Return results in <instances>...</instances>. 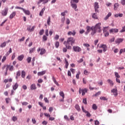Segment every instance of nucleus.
Instances as JSON below:
<instances>
[{
    "label": "nucleus",
    "mask_w": 125,
    "mask_h": 125,
    "mask_svg": "<svg viewBox=\"0 0 125 125\" xmlns=\"http://www.w3.org/2000/svg\"><path fill=\"white\" fill-rule=\"evenodd\" d=\"M125 26L122 27V29L120 31V33H125Z\"/></svg>",
    "instance_id": "a18cd8bd"
},
{
    "label": "nucleus",
    "mask_w": 125,
    "mask_h": 125,
    "mask_svg": "<svg viewBox=\"0 0 125 125\" xmlns=\"http://www.w3.org/2000/svg\"><path fill=\"white\" fill-rule=\"evenodd\" d=\"M22 106H27L28 105V102H23L21 103Z\"/></svg>",
    "instance_id": "8fccbe9b"
},
{
    "label": "nucleus",
    "mask_w": 125,
    "mask_h": 125,
    "mask_svg": "<svg viewBox=\"0 0 125 125\" xmlns=\"http://www.w3.org/2000/svg\"><path fill=\"white\" fill-rule=\"evenodd\" d=\"M66 23L67 25H69V24H70V20L69 19H66Z\"/></svg>",
    "instance_id": "338daca9"
},
{
    "label": "nucleus",
    "mask_w": 125,
    "mask_h": 125,
    "mask_svg": "<svg viewBox=\"0 0 125 125\" xmlns=\"http://www.w3.org/2000/svg\"><path fill=\"white\" fill-rule=\"evenodd\" d=\"M47 23L48 26H50V17H48V20L47 21Z\"/></svg>",
    "instance_id": "c9c22d12"
},
{
    "label": "nucleus",
    "mask_w": 125,
    "mask_h": 125,
    "mask_svg": "<svg viewBox=\"0 0 125 125\" xmlns=\"http://www.w3.org/2000/svg\"><path fill=\"white\" fill-rule=\"evenodd\" d=\"M25 76H26V72L24 70H22L21 71V78L24 79Z\"/></svg>",
    "instance_id": "c756f323"
},
{
    "label": "nucleus",
    "mask_w": 125,
    "mask_h": 125,
    "mask_svg": "<svg viewBox=\"0 0 125 125\" xmlns=\"http://www.w3.org/2000/svg\"><path fill=\"white\" fill-rule=\"evenodd\" d=\"M23 12H24L26 15H30V14H31L30 11L27 10L25 9L23 10Z\"/></svg>",
    "instance_id": "6ab92c4d"
},
{
    "label": "nucleus",
    "mask_w": 125,
    "mask_h": 125,
    "mask_svg": "<svg viewBox=\"0 0 125 125\" xmlns=\"http://www.w3.org/2000/svg\"><path fill=\"white\" fill-rule=\"evenodd\" d=\"M46 72L45 70L39 72L38 73V76H43V75H44V74H45Z\"/></svg>",
    "instance_id": "aec40b11"
},
{
    "label": "nucleus",
    "mask_w": 125,
    "mask_h": 125,
    "mask_svg": "<svg viewBox=\"0 0 125 125\" xmlns=\"http://www.w3.org/2000/svg\"><path fill=\"white\" fill-rule=\"evenodd\" d=\"M119 32V29L117 28H111L109 30V33L112 34V33H118Z\"/></svg>",
    "instance_id": "0eeeda50"
},
{
    "label": "nucleus",
    "mask_w": 125,
    "mask_h": 125,
    "mask_svg": "<svg viewBox=\"0 0 125 125\" xmlns=\"http://www.w3.org/2000/svg\"><path fill=\"white\" fill-rule=\"evenodd\" d=\"M42 40L44 42H46V41H47V36L46 35H43L42 37Z\"/></svg>",
    "instance_id": "ea45409f"
},
{
    "label": "nucleus",
    "mask_w": 125,
    "mask_h": 125,
    "mask_svg": "<svg viewBox=\"0 0 125 125\" xmlns=\"http://www.w3.org/2000/svg\"><path fill=\"white\" fill-rule=\"evenodd\" d=\"M73 49L75 52H81L82 51V48L79 46H73Z\"/></svg>",
    "instance_id": "7ed1b4c3"
},
{
    "label": "nucleus",
    "mask_w": 125,
    "mask_h": 125,
    "mask_svg": "<svg viewBox=\"0 0 125 125\" xmlns=\"http://www.w3.org/2000/svg\"><path fill=\"white\" fill-rule=\"evenodd\" d=\"M99 8V5L98 4V2H95L94 3V9Z\"/></svg>",
    "instance_id": "a878e982"
},
{
    "label": "nucleus",
    "mask_w": 125,
    "mask_h": 125,
    "mask_svg": "<svg viewBox=\"0 0 125 125\" xmlns=\"http://www.w3.org/2000/svg\"><path fill=\"white\" fill-rule=\"evenodd\" d=\"M12 120L14 122H16V121L17 120V117L16 116H13Z\"/></svg>",
    "instance_id": "3c124183"
},
{
    "label": "nucleus",
    "mask_w": 125,
    "mask_h": 125,
    "mask_svg": "<svg viewBox=\"0 0 125 125\" xmlns=\"http://www.w3.org/2000/svg\"><path fill=\"white\" fill-rule=\"evenodd\" d=\"M67 35L68 36H71V35H72V36H75V35H76V30H73V32L69 31L67 33Z\"/></svg>",
    "instance_id": "ddd939ff"
},
{
    "label": "nucleus",
    "mask_w": 125,
    "mask_h": 125,
    "mask_svg": "<svg viewBox=\"0 0 125 125\" xmlns=\"http://www.w3.org/2000/svg\"><path fill=\"white\" fill-rule=\"evenodd\" d=\"M42 125H47V121H43L42 122Z\"/></svg>",
    "instance_id": "0e129e2a"
},
{
    "label": "nucleus",
    "mask_w": 125,
    "mask_h": 125,
    "mask_svg": "<svg viewBox=\"0 0 125 125\" xmlns=\"http://www.w3.org/2000/svg\"><path fill=\"white\" fill-rule=\"evenodd\" d=\"M52 80L53 81V82L55 84H56V85H57L58 86H59V83H58V82H57V81H56V79H55V77H54V76H52Z\"/></svg>",
    "instance_id": "9b49d317"
},
{
    "label": "nucleus",
    "mask_w": 125,
    "mask_h": 125,
    "mask_svg": "<svg viewBox=\"0 0 125 125\" xmlns=\"http://www.w3.org/2000/svg\"><path fill=\"white\" fill-rule=\"evenodd\" d=\"M100 47L103 48L104 52H106L107 51V48H108V47L107 45H106V44H101Z\"/></svg>",
    "instance_id": "423d86ee"
},
{
    "label": "nucleus",
    "mask_w": 125,
    "mask_h": 125,
    "mask_svg": "<svg viewBox=\"0 0 125 125\" xmlns=\"http://www.w3.org/2000/svg\"><path fill=\"white\" fill-rule=\"evenodd\" d=\"M100 94H101V91H98L95 95H94V96L97 97V96H99V95H100Z\"/></svg>",
    "instance_id": "a19ab883"
},
{
    "label": "nucleus",
    "mask_w": 125,
    "mask_h": 125,
    "mask_svg": "<svg viewBox=\"0 0 125 125\" xmlns=\"http://www.w3.org/2000/svg\"><path fill=\"white\" fill-rule=\"evenodd\" d=\"M75 42H76V40L74 39L73 37H70L67 39V42L68 44H71V45H74V43H75Z\"/></svg>",
    "instance_id": "f03ea898"
},
{
    "label": "nucleus",
    "mask_w": 125,
    "mask_h": 125,
    "mask_svg": "<svg viewBox=\"0 0 125 125\" xmlns=\"http://www.w3.org/2000/svg\"><path fill=\"white\" fill-rule=\"evenodd\" d=\"M45 35L47 37H48V29H46L45 31Z\"/></svg>",
    "instance_id": "13d9d810"
},
{
    "label": "nucleus",
    "mask_w": 125,
    "mask_h": 125,
    "mask_svg": "<svg viewBox=\"0 0 125 125\" xmlns=\"http://www.w3.org/2000/svg\"><path fill=\"white\" fill-rule=\"evenodd\" d=\"M7 43V42H4L1 44V45H0V47H1L2 48L5 47V46H6Z\"/></svg>",
    "instance_id": "b1692460"
},
{
    "label": "nucleus",
    "mask_w": 125,
    "mask_h": 125,
    "mask_svg": "<svg viewBox=\"0 0 125 125\" xmlns=\"http://www.w3.org/2000/svg\"><path fill=\"white\" fill-rule=\"evenodd\" d=\"M15 15H16V12H15V11L13 12L9 16V19H13V18H14V16H15Z\"/></svg>",
    "instance_id": "f8f14e48"
},
{
    "label": "nucleus",
    "mask_w": 125,
    "mask_h": 125,
    "mask_svg": "<svg viewBox=\"0 0 125 125\" xmlns=\"http://www.w3.org/2000/svg\"><path fill=\"white\" fill-rule=\"evenodd\" d=\"M118 7H119V3H115L114 5V10H117V9H118Z\"/></svg>",
    "instance_id": "c85d7f7f"
},
{
    "label": "nucleus",
    "mask_w": 125,
    "mask_h": 125,
    "mask_svg": "<svg viewBox=\"0 0 125 125\" xmlns=\"http://www.w3.org/2000/svg\"><path fill=\"white\" fill-rule=\"evenodd\" d=\"M92 108L93 110H97V105H96V104H94L92 106Z\"/></svg>",
    "instance_id": "7c9ffc66"
},
{
    "label": "nucleus",
    "mask_w": 125,
    "mask_h": 125,
    "mask_svg": "<svg viewBox=\"0 0 125 125\" xmlns=\"http://www.w3.org/2000/svg\"><path fill=\"white\" fill-rule=\"evenodd\" d=\"M60 95L62 96V98H65V95L64 94V92L63 91L60 92Z\"/></svg>",
    "instance_id": "473e14b6"
},
{
    "label": "nucleus",
    "mask_w": 125,
    "mask_h": 125,
    "mask_svg": "<svg viewBox=\"0 0 125 125\" xmlns=\"http://www.w3.org/2000/svg\"><path fill=\"white\" fill-rule=\"evenodd\" d=\"M25 40V37H22L21 39H19V42H24Z\"/></svg>",
    "instance_id": "052dcab7"
},
{
    "label": "nucleus",
    "mask_w": 125,
    "mask_h": 125,
    "mask_svg": "<svg viewBox=\"0 0 125 125\" xmlns=\"http://www.w3.org/2000/svg\"><path fill=\"white\" fill-rule=\"evenodd\" d=\"M27 63H31V61H32V58L29 57L27 59Z\"/></svg>",
    "instance_id": "37998d69"
},
{
    "label": "nucleus",
    "mask_w": 125,
    "mask_h": 125,
    "mask_svg": "<svg viewBox=\"0 0 125 125\" xmlns=\"http://www.w3.org/2000/svg\"><path fill=\"white\" fill-rule=\"evenodd\" d=\"M100 99H101V100H104V101H107L108 100V99L105 97H101Z\"/></svg>",
    "instance_id": "72a5a7b5"
},
{
    "label": "nucleus",
    "mask_w": 125,
    "mask_h": 125,
    "mask_svg": "<svg viewBox=\"0 0 125 125\" xmlns=\"http://www.w3.org/2000/svg\"><path fill=\"white\" fill-rule=\"evenodd\" d=\"M15 58V53H14L12 56L11 60H14Z\"/></svg>",
    "instance_id": "680f3d73"
},
{
    "label": "nucleus",
    "mask_w": 125,
    "mask_h": 125,
    "mask_svg": "<svg viewBox=\"0 0 125 125\" xmlns=\"http://www.w3.org/2000/svg\"><path fill=\"white\" fill-rule=\"evenodd\" d=\"M16 9H21V10H22V11H24V8H22L21 7H19V6H16L15 7Z\"/></svg>",
    "instance_id": "de8ad7c7"
},
{
    "label": "nucleus",
    "mask_w": 125,
    "mask_h": 125,
    "mask_svg": "<svg viewBox=\"0 0 125 125\" xmlns=\"http://www.w3.org/2000/svg\"><path fill=\"white\" fill-rule=\"evenodd\" d=\"M19 86V85H18V83H16L13 86V89L14 90H16L17 88H18V87Z\"/></svg>",
    "instance_id": "a211bd4d"
},
{
    "label": "nucleus",
    "mask_w": 125,
    "mask_h": 125,
    "mask_svg": "<svg viewBox=\"0 0 125 125\" xmlns=\"http://www.w3.org/2000/svg\"><path fill=\"white\" fill-rule=\"evenodd\" d=\"M64 120H66V121H70V118H68V116L67 115L64 116Z\"/></svg>",
    "instance_id": "864d4df0"
},
{
    "label": "nucleus",
    "mask_w": 125,
    "mask_h": 125,
    "mask_svg": "<svg viewBox=\"0 0 125 125\" xmlns=\"http://www.w3.org/2000/svg\"><path fill=\"white\" fill-rule=\"evenodd\" d=\"M108 26H105L103 27V33H106L107 31V29H108Z\"/></svg>",
    "instance_id": "58836bf2"
},
{
    "label": "nucleus",
    "mask_w": 125,
    "mask_h": 125,
    "mask_svg": "<svg viewBox=\"0 0 125 125\" xmlns=\"http://www.w3.org/2000/svg\"><path fill=\"white\" fill-rule=\"evenodd\" d=\"M111 92L113 93V95H114L115 97L118 96V89H117V88L112 89L111 90Z\"/></svg>",
    "instance_id": "39448f33"
},
{
    "label": "nucleus",
    "mask_w": 125,
    "mask_h": 125,
    "mask_svg": "<svg viewBox=\"0 0 125 125\" xmlns=\"http://www.w3.org/2000/svg\"><path fill=\"white\" fill-rule=\"evenodd\" d=\"M115 77H116V79H119L121 78V76L119 75L118 72H115Z\"/></svg>",
    "instance_id": "c03bdc74"
},
{
    "label": "nucleus",
    "mask_w": 125,
    "mask_h": 125,
    "mask_svg": "<svg viewBox=\"0 0 125 125\" xmlns=\"http://www.w3.org/2000/svg\"><path fill=\"white\" fill-rule=\"evenodd\" d=\"M21 75V71H20V70H19L17 72V76L18 77H20V76Z\"/></svg>",
    "instance_id": "5fc2aeb1"
},
{
    "label": "nucleus",
    "mask_w": 125,
    "mask_h": 125,
    "mask_svg": "<svg viewBox=\"0 0 125 125\" xmlns=\"http://www.w3.org/2000/svg\"><path fill=\"white\" fill-rule=\"evenodd\" d=\"M121 4L122 5H125V0H121Z\"/></svg>",
    "instance_id": "774afa93"
},
{
    "label": "nucleus",
    "mask_w": 125,
    "mask_h": 125,
    "mask_svg": "<svg viewBox=\"0 0 125 125\" xmlns=\"http://www.w3.org/2000/svg\"><path fill=\"white\" fill-rule=\"evenodd\" d=\"M44 115L45 117H46L47 118H50V114H48V113H44Z\"/></svg>",
    "instance_id": "603ef678"
},
{
    "label": "nucleus",
    "mask_w": 125,
    "mask_h": 125,
    "mask_svg": "<svg viewBox=\"0 0 125 125\" xmlns=\"http://www.w3.org/2000/svg\"><path fill=\"white\" fill-rule=\"evenodd\" d=\"M49 0H40L38 2V4H40V3H41V2H42V1L43 2V3H47V2H48Z\"/></svg>",
    "instance_id": "4468645a"
},
{
    "label": "nucleus",
    "mask_w": 125,
    "mask_h": 125,
    "mask_svg": "<svg viewBox=\"0 0 125 125\" xmlns=\"http://www.w3.org/2000/svg\"><path fill=\"white\" fill-rule=\"evenodd\" d=\"M55 40H56V41H57L59 39V35L56 34L55 38H54Z\"/></svg>",
    "instance_id": "bf43d9fd"
},
{
    "label": "nucleus",
    "mask_w": 125,
    "mask_h": 125,
    "mask_svg": "<svg viewBox=\"0 0 125 125\" xmlns=\"http://www.w3.org/2000/svg\"><path fill=\"white\" fill-rule=\"evenodd\" d=\"M122 42H124V38H118L115 41V43L120 44Z\"/></svg>",
    "instance_id": "6e6552de"
},
{
    "label": "nucleus",
    "mask_w": 125,
    "mask_h": 125,
    "mask_svg": "<svg viewBox=\"0 0 125 125\" xmlns=\"http://www.w3.org/2000/svg\"><path fill=\"white\" fill-rule=\"evenodd\" d=\"M107 82L108 83H109L110 85H111V86H113L114 85V82H113V81H112L111 80L108 79Z\"/></svg>",
    "instance_id": "412c9836"
},
{
    "label": "nucleus",
    "mask_w": 125,
    "mask_h": 125,
    "mask_svg": "<svg viewBox=\"0 0 125 125\" xmlns=\"http://www.w3.org/2000/svg\"><path fill=\"white\" fill-rule=\"evenodd\" d=\"M80 75H81V72L78 71V73L76 74V78L78 79H80Z\"/></svg>",
    "instance_id": "49530a36"
},
{
    "label": "nucleus",
    "mask_w": 125,
    "mask_h": 125,
    "mask_svg": "<svg viewBox=\"0 0 125 125\" xmlns=\"http://www.w3.org/2000/svg\"><path fill=\"white\" fill-rule=\"evenodd\" d=\"M75 108L77 111H81V108L80 107V105H79V104H75Z\"/></svg>",
    "instance_id": "cd10ccee"
},
{
    "label": "nucleus",
    "mask_w": 125,
    "mask_h": 125,
    "mask_svg": "<svg viewBox=\"0 0 125 125\" xmlns=\"http://www.w3.org/2000/svg\"><path fill=\"white\" fill-rule=\"evenodd\" d=\"M85 114H86V117H88V118H90V117H91V114L88 111H86V112H85Z\"/></svg>",
    "instance_id": "2f4dec72"
},
{
    "label": "nucleus",
    "mask_w": 125,
    "mask_h": 125,
    "mask_svg": "<svg viewBox=\"0 0 125 125\" xmlns=\"http://www.w3.org/2000/svg\"><path fill=\"white\" fill-rule=\"evenodd\" d=\"M24 59V55H21L20 56L18 57V60L19 61H22Z\"/></svg>",
    "instance_id": "f3484780"
},
{
    "label": "nucleus",
    "mask_w": 125,
    "mask_h": 125,
    "mask_svg": "<svg viewBox=\"0 0 125 125\" xmlns=\"http://www.w3.org/2000/svg\"><path fill=\"white\" fill-rule=\"evenodd\" d=\"M36 50V47H34L33 48H31L29 49V53L30 54H32L33 53V51H35Z\"/></svg>",
    "instance_id": "bb28decb"
},
{
    "label": "nucleus",
    "mask_w": 125,
    "mask_h": 125,
    "mask_svg": "<svg viewBox=\"0 0 125 125\" xmlns=\"http://www.w3.org/2000/svg\"><path fill=\"white\" fill-rule=\"evenodd\" d=\"M92 18L93 19H98V17H97V15H96V13H94L92 15Z\"/></svg>",
    "instance_id": "4be33fe9"
},
{
    "label": "nucleus",
    "mask_w": 125,
    "mask_h": 125,
    "mask_svg": "<svg viewBox=\"0 0 125 125\" xmlns=\"http://www.w3.org/2000/svg\"><path fill=\"white\" fill-rule=\"evenodd\" d=\"M79 2V0H71L70 3H78Z\"/></svg>",
    "instance_id": "e433bc0d"
},
{
    "label": "nucleus",
    "mask_w": 125,
    "mask_h": 125,
    "mask_svg": "<svg viewBox=\"0 0 125 125\" xmlns=\"http://www.w3.org/2000/svg\"><path fill=\"white\" fill-rule=\"evenodd\" d=\"M83 103L85 105H86V104H87V101L86 100V98L83 99Z\"/></svg>",
    "instance_id": "79ce46f5"
},
{
    "label": "nucleus",
    "mask_w": 125,
    "mask_h": 125,
    "mask_svg": "<svg viewBox=\"0 0 125 125\" xmlns=\"http://www.w3.org/2000/svg\"><path fill=\"white\" fill-rule=\"evenodd\" d=\"M99 124H100V123L99 122V121H98V120L95 121V125H99Z\"/></svg>",
    "instance_id": "e2e57ef3"
},
{
    "label": "nucleus",
    "mask_w": 125,
    "mask_h": 125,
    "mask_svg": "<svg viewBox=\"0 0 125 125\" xmlns=\"http://www.w3.org/2000/svg\"><path fill=\"white\" fill-rule=\"evenodd\" d=\"M115 42V38L113 37L109 40V42Z\"/></svg>",
    "instance_id": "6e6d98bb"
},
{
    "label": "nucleus",
    "mask_w": 125,
    "mask_h": 125,
    "mask_svg": "<svg viewBox=\"0 0 125 125\" xmlns=\"http://www.w3.org/2000/svg\"><path fill=\"white\" fill-rule=\"evenodd\" d=\"M46 52V51L45 50V49L42 48L40 52V55H43V54H44V53H45Z\"/></svg>",
    "instance_id": "5701e85b"
},
{
    "label": "nucleus",
    "mask_w": 125,
    "mask_h": 125,
    "mask_svg": "<svg viewBox=\"0 0 125 125\" xmlns=\"http://www.w3.org/2000/svg\"><path fill=\"white\" fill-rule=\"evenodd\" d=\"M81 92H82V96L85 95V93L87 92V89H86V88L84 89H82Z\"/></svg>",
    "instance_id": "9d476101"
},
{
    "label": "nucleus",
    "mask_w": 125,
    "mask_h": 125,
    "mask_svg": "<svg viewBox=\"0 0 125 125\" xmlns=\"http://www.w3.org/2000/svg\"><path fill=\"white\" fill-rule=\"evenodd\" d=\"M70 5L72 7V8H73V9H75V10H76V11H77V8L78 7V6L77 5V4L74 3H70Z\"/></svg>",
    "instance_id": "1a4fd4ad"
},
{
    "label": "nucleus",
    "mask_w": 125,
    "mask_h": 125,
    "mask_svg": "<svg viewBox=\"0 0 125 125\" xmlns=\"http://www.w3.org/2000/svg\"><path fill=\"white\" fill-rule=\"evenodd\" d=\"M30 89H31V90L37 89V86H36V84H32L30 86Z\"/></svg>",
    "instance_id": "2eb2a0df"
},
{
    "label": "nucleus",
    "mask_w": 125,
    "mask_h": 125,
    "mask_svg": "<svg viewBox=\"0 0 125 125\" xmlns=\"http://www.w3.org/2000/svg\"><path fill=\"white\" fill-rule=\"evenodd\" d=\"M8 12V8L5 7L4 10L1 11V14L2 16H6L7 15V13Z\"/></svg>",
    "instance_id": "20e7f679"
},
{
    "label": "nucleus",
    "mask_w": 125,
    "mask_h": 125,
    "mask_svg": "<svg viewBox=\"0 0 125 125\" xmlns=\"http://www.w3.org/2000/svg\"><path fill=\"white\" fill-rule=\"evenodd\" d=\"M59 42H56L55 43V46L56 47V48H58V47H59Z\"/></svg>",
    "instance_id": "f704fd0d"
},
{
    "label": "nucleus",
    "mask_w": 125,
    "mask_h": 125,
    "mask_svg": "<svg viewBox=\"0 0 125 125\" xmlns=\"http://www.w3.org/2000/svg\"><path fill=\"white\" fill-rule=\"evenodd\" d=\"M101 22H99L95 24V26H92L91 27L89 26H87L86 27V31L89 33L90 30L92 31L91 32V35L94 36L96 33H99L100 34L102 32V29H101Z\"/></svg>",
    "instance_id": "f257e3e1"
},
{
    "label": "nucleus",
    "mask_w": 125,
    "mask_h": 125,
    "mask_svg": "<svg viewBox=\"0 0 125 125\" xmlns=\"http://www.w3.org/2000/svg\"><path fill=\"white\" fill-rule=\"evenodd\" d=\"M43 33H44V30L43 29H42L41 30H40V32H39V35L40 36H42V35H43Z\"/></svg>",
    "instance_id": "4c0bfd02"
},
{
    "label": "nucleus",
    "mask_w": 125,
    "mask_h": 125,
    "mask_svg": "<svg viewBox=\"0 0 125 125\" xmlns=\"http://www.w3.org/2000/svg\"><path fill=\"white\" fill-rule=\"evenodd\" d=\"M109 36V32L108 31H106V32H104V37H106Z\"/></svg>",
    "instance_id": "69168bd1"
},
{
    "label": "nucleus",
    "mask_w": 125,
    "mask_h": 125,
    "mask_svg": "<svg viewBox=\"0 0 125 125\" xmlns=\"http://www.w3.org/2000/svg\"><path fill=\"white\" fill-rule=\"evenodd\" d=\"M64 61L65 62V68L66 69H68V66H69V62L67 61V59L64 58Z\"/></svg>",
    "instance_id": "393cba45"
},
{
    "label": "nucleus",
    "mask_w": 125,
    "mask_h": 125,
    "mask_svg": "<svg viewBox=\"0 0 125 125\" xmlns=\"http://www.w3.org/2000/svg\"><path fill=\"white\" fill-rule=\"evenodd\" d=\"M112 16V13L111 12H109L106 17H104V20H107L109 19V17Z\"/></svg>",
    "instance_id": "dca6fc26"
},
{
    "label": "nucleus",
    "mask_w": 125,
    "mask_h": 125,
    "mask_svg": "<svg viewBox=\"0 0 125 125\" xmlns=\"http://www.w3.org/2000/svg\"><path fill=\"white\" fill-rule=\"evenodd\" d=\"M5 60H6V57L5 56H4L1 60L2 63H3L4 61H5Z\"/></svg>",
    "instance_id": "09e8293b"
},
{
    "label": "nucleus",
    "mask_w": 125,
    "mask_h": 125,
    "mask_svg": "<svg viewBox=\"0 0 125 125\" xmlns=\"http://www.w3.org/2000/svg\"><path fill=\"white\" fill-rule=\"evenodd\" d=\"M32 122L34 125H35V124H36V123H37V121H36V119H35V118L32 119Z\"/></svg>",
    "instance_id": "4d7b16f0"
}]
</instances>
